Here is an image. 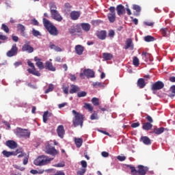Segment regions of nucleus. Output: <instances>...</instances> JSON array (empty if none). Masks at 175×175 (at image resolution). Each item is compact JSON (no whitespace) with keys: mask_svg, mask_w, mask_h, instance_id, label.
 <instances>
[{"mask_svg":"<svg viewBox=\"0 0 175 175\" xmlns=\"http://www.w3.org/2000/svg\"><path fill=\"white\" fill-rule=\"evenodd\" d=\"M65 106H68V103H63L58 105L59 109H62V107H65Z\"/></svg>","mask_w":175,"mask_h":175,"instance_id":"052dcab7","label":"nucleus"},{"mask_svg":"<svg viewBox=\"0 0 175 175\" xmlns=\"http://www.w3.org/2000/svg\"><path fill=\"white\" fill-rule=\"evenodd\" d=\"M170 92H171L170 94H169L170 98H174L175 96V85H172L170 88Z\"/></svg>","mask_w":175,"mask_h":175,"instance_id":"e433bc0d","label":"nucleus"},{"mask_svg":"<svg viewBox=\"0 0 175 175\" xmlns=\"http://www.w3.org/2000/svg\"><path fill=\"white\" fill-rule=\"evenodd\" d=\"M51 116V113H49V111H46L43 115V122L46 124V122H47V120H49V117Z\"/></svg>","mask_w":175,"mask_h":175,"instance_id":"c9c22d12","label":"nucleus"},{"mask_svg":"<svg viewBox=\"0 0 175 175\" xmlns=\"http://www.w3.org/2000/svg\"><path fill=\"white\" fill-rule=\"evenodd\" d=\"M72 114L75 116V119L73 120L74 126H79V125H80L81 128L83 126V121H84V116L76 112L75 110L72 111Z\"/></svg>","mask_w":175,"mask_h":175,"instance_id":"20e7f679","label":"nucleus"},{"mask_svg":"<svg viewBox=\"0 0 175 175\" xmlns=\"http://www.w3.org/2000/svg\"><path fill=\"white\" fill-rule=\"evenodd\" d=\"M144 40L147 42H154L155 40V38L152 36H146L144 38Z\"/></svg>","mask_w":175,"mask_h":175,"instance_id":"4c0bfd02","label":"nucleus"},{"mask_svg":"<svg viewBox=\"0 0 175 175\" xmlns=\"http://www.w3.org/2000/svg\"><path fill=\"white\" fill-rule=\"evenodd\" d=\"M133 10H135L137 12V13H140L141 10H142V8H140V6H139L137 5H133Z\"/></svg>","mask_w":175,"mask_h":175,"instance_id":"3c124183","label":"nucleus"},{"mask_svg":"<svg viewBox=\"0 0 175 175\" xmlns=\"http://www.w3.org/2000/svg\"><path fill=\"white\" fill-rule=\"evenodd\" d=\"M5 146L12 150H14L17 148V143L13 140H8L5 142Z\"/></svg>","mask_w":175,"mask_h":175,"instance_id":"a211bd4d","label":"nucleus"},{"mask_svg":"<svg viewBox=\"0 0 175 175\" xmlns=\"http://www.w3.org/2000/svg\"><path fill=\"white\" fill-rule=\"evenodd\" d=\"M81 165L82 166V169H86L87 168V161L83 160L81 161Z\"/></svg>","mask_w":175,"mask_h":175,"instance_id":"4d7b16f0","label":"nucleus"},{"mask_svg":"<svg viewBox=\"0 0 175 175\" xmlns=\"http://www.w3.org/2000/svg\"><path fill=\"white\" fill-rule=\"evenodd\" d=\"M146 120L147 121H148L150 124L154 122V120H152V118H151V116H146Z\"/></svg>","mask_w":175,"mask_h":175,"instance_id":"e2e57ef3","label":"nucleus"},{"mask_svg":"<svg viewBox=\"0 0 175 175\" xmlns=\"http://www.w3.org/2000/svg\"><path fill=\"white\" fill-rule=\"evenodd\" d=\"M77 96L78 98H84V96H87V93L86 92H79L77 93Z\"/></svg>","mask_w":175,"mask_h":175,"instance_id":"8fccbe9b","label":"nucleus"},{"mask_svg":"<svg viewBox=\"0 0 175 175\" xmlns=\"http://www.w3.org/2000/svg\"><path fill=\"white\" fill-rule=\"evenodd\" d=\"M50 10H51V13H53L54 12L57 11V5H55V4L52 3L50 5Z\"/></svg>","mask_w":175,"mask_h":175,"instance_id":"09e8293b","label":"nucleus"},{"mask_svg":"<svg viewBox=\"0 0 175 175\" xmlns=\"http://www.w3.org/2000/svg\"><path fill=\"white\" fill-rule=\"evenodd\" d=\"M51 16L53 20L58 21L59 23L62 21V16L59 14V12H58L57 10L51 12Z\"/></svg>","mask_w":175,"mask_h":175,"instance_id":"4468645a","label":"nucleus"},{"mask_svg":"<svg viewBox=\"0 0 175 175\" xmlns=\"http://www.w3.org/2000/svg\"><path fill=\"white\" fill-rule=\"evenodd\" d=\"M32 25H39V22L36 18L31 20Z\"/></svg>","mask_w":175,"mask_h":175,"instance_id":"bf43d9fd","label":"nucleus"},{"mask_svg":"<svg viewBox=\"0 0 175 175\" xmlns=\"http://www.w3.org/2000/svg\"><path fill=\"white\" fill-rule=\"evenodd\" d=\"M27 65L30 66L31 68L27 69V72H29L31 75H33L34 76H40V72L39 71H36V68H35V65L31 61L28 60Z\"/></svg>","mask_w":175,"mask_h":175,"instance_id":"1a4fd4ad","label":"nucleus"},{"mask_svg":"<svg viewBox=\"0 0 175 175\" xmlns=\"http://www.w3.org/2000/svg\"><path fill=\"white\" fill-rule=\"evenodd\" d=\"M45 68L51 72H55V67L53 66V63L50 62H46L45 63Z\"/></svg>","mask_w":175,"mask_h":175,"instance_id":"5701e85b","label":"nucleus"},{"mask_svg":"<svg viewBox=\"0 0 175 175\" xmlns=\"http://www.w3.org/2000/svg\"><path fill=\"white\" fill-rule=\"evenodd\" d=\"M18 158H24L23 159V165H27L28 163V156L25 153L21 152L19 155H18Z\"/></svg>","mask_w":175,"mask_h":175,"instance_id":"7c9ffc66","label":"nucleus"},{"mask_svg":"<svg viewBox=\"0 0 175 175\" xmlns=\"http://www.w3.org/2000/svg\"><path fill=\"white\" fill-rule=\"evenodd\" d=\"M98 113H94L90 116L91 120H98Z\"/></svg>","mask_w":175,"mask_h":175,"instance_id":"13d9d810","label":"nucleus"},{"mask_svg":"<svg viewBox=\"0 0 175 175\" xmlns=\"http://www.w3.org/2000/svg\"><path fill=\"white\" fill-rule=\"evenodd\" d=\"M14 133L18 136V137H24L25 139H28L29 138V136H31V132L21 128H17L15 129Z\"/></svg>","mask_w":175,"mask_h":175,"instance_id":"39448f33","label":"nucleus"},{"mask_svg":"<svg viewBox=\"0 0 175 175\" xmlns=\"http://www.w3.org/2000/svg\"><path fill=\"white\" fill-rule=\"evenodd\" d=\"M127 167L131 170L132 175H146V173H147L148 170L147 167L143 165H138V170H136V168L132 165H127Z\"/></svg>","mask_w":175,"mask_h":175,"instance_id":"7ed1b4c3","label":"nucleus"},{"mask_svg":"<svg viewBox=\"0 0 175 175\" xmlns=\"http://www.w3.org/2000/svg\"><path fill=\"white\" fill-rule=\"evenodd\" d=\"M85 172H87V169L82 168L77 172V175H84Z\"/></svg>","mask_w":175,"mask_h":175,"instance_id":"6e6d98bb","label":"nucleus"},{"mask_svg":"<svg viewBox=\"0 0 175 175\" xmlns=\"http://www.w3.org/2000/svg\"><path fill=\"white\" fill-rule=\"evenodd\" d=\"M14 167L15 169H18V170H21V172H24L25 170V167H21V165H14Z\"/></svg>","mask_w":175,"mask_h":175,"instance_id":"5fc2aeb1","label":"nucleus"},{"mask_svg":"<svg viewBox=\"0 0 175 175\" xmlns=\"http://www.w3.org/2000/svg\"><path fill=\"white\" fill-rule=\"evenodd\" d=\"M101 155L104 158H107V157H109V152H102Z\"/></svg>","mask_w":175,"mask_h":175,"instance_id":"69168bd1","label":"nucleus"},{"mask_svg":"<svg viewBox=\"0 0 175 175\" xmlns=\"http://www.w3.org/2000/svg\"><path fill=\"white\" fill-rule=\"evenodd\" d=\"M142 55L144 59H148L151 57V54L144 51L142 52Z\"/></svg>","mask_w":175,"mask_h":175,"instance_id":"c03bdc74","label":"nucleus"},{"mask_svg":"<svg viewBox=\"0 0 175 175\" xmlns=\"http://www.w3.org/2000/svg\"><path fill=\"white\" fill-rule=\"evenodd\" d=\"M49 48L51 50H55V51H57V52L62 51V49L59 46H56L55 44H53L52 42L49 43Z\"/></svg>","mask_w":175,"mask_h":175,"instance_id":"c85d7f7f","label":"nucleus"},{"mask_svg":"<svg viewBox=\"0 0 175 175\" xmlns=\"http://www.w3.org/2000/svg\"><path fill=\"white\" fill-rule=\"evenodd\" d=\"M93 87L94 88H103V87H105V85H103V83H100V82H94L93 83Z\"/></svg>","mask_w":175,"mask_h":175,"instance_id":"ea45409f","label":"nucleus"},{"mask_svg":"<svg viewBox=\"0 0 175 175\" xmlns=\"http://www.w3.org/2000/svg\"><path fill=\"white\" fill-rule=\"evenodd\" d=\"M12 40H13L14 42H18V36H12Z\"/></svg>","mask_w":175,"mask_h":175,"instance_id":"774afa93","label":"nucleus"},{"mask_svg":"<svg viewBox=\"0 0 175 175\" xmlns=\"http://www.w3.org/2000/svg\"><path fill=\"white\" fill-rule=\"evenodd\" d=\"M140 126V123L139 122L133 123L131 124L132 128H137V126Z\"/></svg>","mask_w":175,"mask_h":175,"instance_id":"0e129e2a","label":"nucleus"},{"mask_svg":"<svg viewBox=\"0 0 175 175\" xmlns=\"http://www.w3.org/2000/svg\"><path fill=\"white\" fill-rule=\"evenodd\" d=\"M32 35L33 36H40V32L39 31H37L36 29H32Z\"/></svg>","mask_w":175,"mask_h":175,"instance_id":"603ef678","label":"nucleus"},{"mask_svg":"<svg viewBox=\"0 0 175 175\" xmlns=\"http://www.w3.org/2000/svg\"><path fill=\"white\" fill-rule=\"evenodd\" d=\"M53 161V158H50L46 155H41L34 160L36 166H44L49 165Z\"/></svg>","mask_w":175,"mask_h":175,"instance_id":"f03ea898","label":"nucleus"},{"mask_svg":"<svg viewBox=\"0 0 175 175\" xmlns=\"http://www.w3.org/2000/svg\"><path fill=\"white\" fill-rule=\"evenodd\" d=\"M79 76L81 79H85V77L90 79V77H95V72L91 69H85L79 74Z\"/></svg>","mask_w":175,"mask_h":175,"instance_id":"423d86ee","label":"nucleus"},{"mask_svg":"<svg viewBox=\"0 0 175 175\" xmlns=\"http://www.w3.org/2000/svg\"><path fill=\"white\" fill-rule=\"evenodd\" d=\"M160 32L161 35L165 38H169V36H170V30H169L167 28L161 29Z\"/></svg>","mask_w":175,"mask_h":175,"instance_id":"b1692460","label":"nucleus"},{"mask_svg":"<svg viewBox=\"0 0 175 175\" xmlns=\"http://www.w3.org/2000/svg\"><path fill=\"white\" fill-rule=\"evenodd\" d=\"M54 90V85L53 84H49V88L45 90V94H49V92H51Z\"/></svg>","mask_w":175,"mask_h":175,"instance_id":"de8ad7c7","label":"nucleus"},{"mask_svg":"<svg viewBox=\"0 0 175 175\" xmlns=\"http://www.w3.org/2000/svg\"><path fill=\"white\" fill-rule=\"evenodd\" d=\"M141 140L144 144H146L147 146L151 144V140L148 137H142Z\"/></svg>","mask_w":175,"mask_h":175,"instance_id":"72a5a7b5","label":"nucleus"},{"mask_svg":"<svg viewBox=\"0 0 175 175\" xmlns=\"http://www.w3.org/2000/svg\"><path fill=\"white\" fill-rule=\"evenodd\" d=\"M34 49L31 46V42L25 41V44L22 46V51H25L26 53H33Z\"/></svg>","mask_w":175,"mask_h":175,"instance_id":"9b49d317","label":"nucleus"},{"mask_svg":"<svg viewBox=\"0 0 175 175\" xmlns=\"http://www.w3.org/2000/svg\"><path fill=\"white\" fill-rule=\"evenodd\" d=\"M133 64L134 65V66H139L140 65V61H139V58H137V57L135 56L133 58Z\"/></svg>","mask_w":175,"mask_h":175,"instance_id":"58836bf2","label":"nucleus"},{"mask_svg":"<svg viewBox=\"0 0 175 175\" xmlns=\"http://www.w3.org/2000/svg\"><path fill=\"white\" fill-rule=\"evenodd\" d=\"M165 87L163 82L158 81L156 83H153L152 85V91H158L162 90Z\"/></svg>","mask_w":175,"mask_h":175,"instance_id":"f8f14e48","label":"nucleus"},{"mask_svg":"<svg viewBox=\"0 0 175 175\" xmlns=\"http://www.w3.org/2000/svg\"><path fill=\"white\" fill-rule=\"evenodd\" d=\"M17 29L18 31H21L22 33H24V31H25V27L21 24L17 25Z\"/></svg>","mask_w":175,"mask_h":175,"instance_id":"37998d69","label":"nucleus"},{"mask_svg":"<svg viewBox=\"0 0 175 175\" xmlns=\"http://www.w3.org/2000/svg\"><path fill=\"white\" fill-rule=\"evenodd\" d=\"M80 17V12L79 11H72L70 13V18L72 20H78Z\"/></svg>","mask_w":175,"mask_h":175,"instance_id":"4be33fe9","label":"nucleus"},{"mask_svg":"<svg viewBox=\"0 0 175 175\" xmlns=\"http://www.w3.org/2000/svg\"><path fill=\"white\" fill-rule=\"evenodd\" d=\"M116 12L118 16H122V14H125V7L122 5H118L116 7Z\"/></svg>","mask_w":175,"mask_h":175,"instance_id":"f3484780","label":"nucleus"},{"mask_svg":"<svg viewBox=\"0 0 175 175\" xmlns=\"http://www.w3.org/2000/svg\"><path fill=\"white\" fill-rule=\"evenodd\" d=\"M8 36L3 35V33L0 32V44H2V41L1 40H3V42H5V40H8Z\"/></svg>","mask_w":175,"mask_h":175,"instance_id":"a19ab883","label":"nucleus"},{"mask_svg":"<svg viewBox=\"0 0 175 175\" xmlns=\"http://www.w3.org/2000/svg\"><path fill=\"white\" fill-rule=\"evenodd\" d=\"M165 132V128L161 127V128H154L153 129V133H155V135H161Z\"/></svg>","mask_w":175,"mask_h":175,"instance_id":"cd10ccee","label":"nucleus"},{"mask_svg":"<svg viewBox=\"0 0 175 175\" xmlns=\"http://www.w3.org/2000/svg\"><path fill=\"white\" fill-rule=\"evenodd\" d=\"M84 108L86 109V110H94V107L90 103H85Z\"/></svg>","mask_w":175,"mask_h":175,"instance_id":"a18cd8bd","label":"nucleus"},{"mask_svg":"<svg viewBox=\"0 0 175 175\" xmlns=\"http://www.w3.org/2000/svg\"><path fill=\"white\" fill-rule=\"evenodd\" d=\"M75 52L78 55H83V53L84 52V47L81 45H77L75 46Z\"/></svg>","mask_w":175,"mask_h":175,"instance_id":"412c9836","label":"nucleus"},{"mask_svg":"<svg viewBox=\"0 0 175 175\" xmlns=\"http://www.w3.org/2000/svg\"><path fill=\"white\" fill-rule=\"evenodd\" d=\"M18 53V48L17 47V44H14L12 46V48L10 51H8L6 53L7 57H12L17 55Z\"/></svg>","mask_w":175,"mask_h":175,"instance_id":"9d476101","label":"nucleus"},{"mask_svg":"<svg viewBox=\"0 0 175 175\" xmlns=\"http://www.w3.org/2000/svg\"><path fill=\"white\" fill-rule=\"evenodd\" d=\"M43 150L46 154H49V155L54 156L58 154V150H56L53 146H50L49 144L45 145V147L43 148Z\"/></svg>","mask_w":175,"mask_h":175,"instance_id":"0eeeda50","label":"nucleus"},{"mask_svg":"<svg viewBox=\"0 0 175 175\" xmlns=\"http://www.w3.org/2000/svg\"><path fill=\"white\" fill-rule=\"evenodd\" d=\"M91 102L95 107H100L101 110H106L105 108H100V101H99V98L94 97L92 98Z\"/></svg>","mask_w":175,"mask_h":175,"instance_id":"dca6fc26","label":"nucleus"},{"mask_svg":"<svg viewBox=\"0 0 175 175\" xmlns=\"http://www.w3.org/2000/svg\"><path fill=\"white\" fill-rule=\"evenodd\" d=\"M80 91V88L76 85H71V88L70 90V94H76Z\"/></svg>","mask_w":175,"mask_h":175,"instance_id":"bb28decb","label":"nucleus"},{"mask_svg":"<svg viewBox=\"0 0 175 175\" xmlns=\"http://www.w3.org/2000/svg\"><path fill=\"white\" fill-rule=\"evenodd\" d=\"M81 27L85 32H88L91 29V25L90 23H81Z\"/></svg>","mask_w":175,"mask_h":175,"instance_id":"a878e982","label":"nucleus"},{"mask_svg":"<svg viewBox=\"0 0 175 175\" xmlns=\"http://www.w3.org/2000/svg\"><path fill=\"white\" fill-rule=\"evenodd\" d=\"M53 175H65V172L63 171H57L55 174Z\"/></svg>","mask_w":175,"mask_h":175,"instance_id":"338daca9","label":"nucleus"},{"mask_svg":"<svg viewBox=\"0 0 175 175\" xmlns=\"http://www.w3.org/2000/svg\"><path fill=\"white\" fill-rule=\"evenodd\" d=\"M36 66H38V68H39L40 69H44V66L43 65V62H42L40 60L36 62Z\"/></svg>","mask_w":175,"mask_h":175,"instance_id":"49530a36","label":"nucleus"},{"mask_svg":"<svg viewBox=\"0 0 175 175\" xmlns=\"http://www.w3.org/2000/svg\"><path fill=\"white\" fill-rule=\"evenodd\" d=\"M137 85L139 88H144V87L146 85V81L143 78H139L137 80Z\"/></svg>","mask_w":175,"mask_h":175,"instance_id":"aec40b11","label":"nucleus"},{"mask_svg":"<svg viewBox=\"0 0 175 175\" xmlns=\"http://www.w3.org/2000/svg\"><path fill=\"white\" fill-rule=\"evenodd\" d=\"M1 29L4 31L5 33H9V31H10L9 27H8V25H6L5 23H3L1 25Z\"/></svg>","mask_w":175,"mask_h":175,"instance_id":"79ce46f5","label":"nucleus"},{"mask_svg":"<svg viewBox=\"0 0 175 175\" xmlns=\"http://www.w3.org/2000/svg\"><path fill=\"white\" fill-rule=\"evenodd\" d=\"M103 58L105 61H110L111 59H113V54H111V53H103Z\"/></svg>","mask_w":175,"mask_h":175,"instance_id":"393cba45","label":"nucleus"},{"mask_svg":"<svg viewBox=\"0 0 175 175\" xmlns=\"http://www.w3.org/2000/svg\"><path fill=\"white\" fill-rule=\"evenodd\" d=\"M57 133L60 139H64V136H65V129H64V126L59 125L57 126Z\"/></svg>","mask_w":175,"mask_h":175,"instance_id":"2eb2a0df","label":"nucleus"},{"mask_svg":"<svg viewBox=\"0 0 175 175\" xmlns=\"http://www.w3.org/2000/svg\"><path fill=\"white\" fill-rule=\"evenodd\" d=\"M68 31L69 33L73 35V33H76V32L79 33V32H81V29H80V27L79 25H77L76 27H72L71 28H70Z\"/></svg>","mask_w":175,"mask_h":175,"instance_id":"6ab92c4d","label":"nucleus"},{"mask_svg":"<svg viewBox=\"0 0 175 175\" xmlns=\"http://www.w3.org/2000/svg\"><path fill=\"white\" fill-rule=\"evenodd\" d=\"M118 161H125V159H126V157H125V156H118Z\"/></svg>","mask_w":175,"mask_h":175,"instance_id":"680f3d73","label":"nucleus"},{"mask_svg":"<svg viewBox=\"0 0 175 175\" xmlns=\"http://www.w3.org/2000/svg\"><path fill=\"white\" fill-rule=\"evenodd\" d=\"M142 128L144 131H150V129L152 128V124L150 122H145L144 123Z\"/></svg>","mask_w":175,"mask_h":175,"instance_id":"473e14b6","label":"nucleus"},{"mask_svg":"<svg viewBox=\"0 0 175 175\" xmlns=\"http://www.w3.org/2000/svg\"><path fill=\"white\" fill-rule=\"evenodd\" d=\"M96 36L100 40H105L107 36V31L106 30L97 31Z\"/></svg>","mask_w":175,"mask_h":175,"instance_id":"ddd939ff","label":"nucleus"},{"mask_svg":"<svg viewBox=\"0 0 175 175\" xmlns=\"http://www.w3.org/2000/svg\"><path fill=\"white\" fill-rule=\"evenodd\" d=\"M129 47H131V50H133V45H132V39L129 38L126 40V44L124 47L125 50H128Z\"/></svg>","mask_w":175,"mask_h":175,"instance_id":"2f4dec72","label":"nucleus"},{"mask_svg":"<svg viewBox=\"0 0 175 175\" xmlns=\"http://www.w3.org/2000/svg\"><path fill=\"white\" fill-rule=\"evenodd\" d=\"M109 13L107 14V18L109 23H114L116 21V8L111 6L109 8Z\"/></svg>","mask_w":175,"mask_h":175,"instance_id":"6e6552de","label":"nucleus"},{"mask_svg":"<svg viewBox=\"0 0 175 175\" xmlns=\"http://www.w3.org/2000/svg\"><path fill=\"white\" fill-rule=\"evenodd\" d=\"M74 140H75V143L76 144V146L78 148H80V147H81V146H83V139L75 137Z\"/></svg>","mask_w":175,"mask_h":175,"instance_id":"c756f323","label":"nucleus"},{"mask_svg":"<svg viewBox=\"0 0 175 175\" xmlns=\"http://www.w3.org/2000/svg\"><path fill=\"white\" fill-rule=\"evenodd\" d=\"M115 35H116V32L114 31V30L111 29L109 31V33H108L109 38H114Z\"/></svg>","mask_w":175,"mask_h":175,"instance_id":"864d4df0","label":"nucleus"},{"mask_svg":"<svg viewBox=\"0 0 175 175\" xmlns=\"http://www.w3.org/2000/svg\"><path fill=\"white\" fill-rule=\"evenodd\" d=\"M2 154L5 158H9V157H12V155H15L14 152H9L8 150H3Z\"/></svg>","mask_w":175,"mask_h":175,"instance_id":"f704fd0d","label":"nucleus"},{"mask_svg":"<svg viewBox=\"0 0 175 175\" xmlns=\"http://www.w3.org/2000/svg\"><path fill=\"white\" fill-rule=\"evenodd\" d=\"M44 27L46 28V29L49 32L50 35H52L53 36H57L59 32L58 31V29L50 21L47 20L46 18H44L42 19Z\"/></svg>","mask_w":175,"mask_h":175,"instance_id":"f257e3e1","label":"nucleus"}]
</instances>
